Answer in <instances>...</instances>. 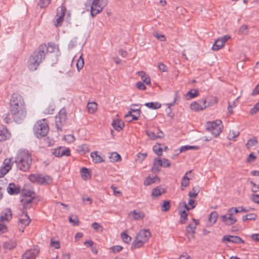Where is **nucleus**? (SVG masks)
I'll return each instance as SVG.
<instances>
[{
  "label": "nucleus",
  "instance_id": "f257e3e1",
  "mask_svg": "<svg viewBox=\"0 0 259 259\" xmlns=\"http://www.w3.org/2000/svg\"><path fill=\"white\" fill-rule=\"evenodd\" d=\"M10 111L13 118L17 123L23 121L27 116V109L25 102L23 97L18 93H13L10 102Z\"/></svg>",
  "mask_w": 259,
  "mask_h": 259
},
{
  "label": "nucleus",
  "instance_id": "f03ea898",
  "mask_svg": "<svg viewBox=\"0 0 259 259\" xmlns=\"http://www.w3.org/2000/svg\"><path fill=\"white\" fill-rule=\"evenodd\" d=\"M47 52L48 48L45 44H42L38 48L28 60L27 66L30 70L34 71L37 69Z\"/></svg>",
  "mask_w": 259,
  "mask_h": 259
},
{
  "label": "nucleus",
  "instance_id": "7ed1b4c3",
  "mask_svg": "<svg viewBox=\"0 0 259 259\" xmlns=\"http://www.w3.org/2000/svg\"><path fill=\"white\" fill-rule=\"evenodd\" d=\"M15 161L19 169L26 171L29 169L31 164V155L27 150H19L16 154Z\"/></svg>",
  "mask_w": 259,
  "mask_h": 259
},
{
  "label": "nucleus",
  "instance_id": "20e7f679",
  "mask_svg": "<svg viewBox=\"0 0 259 259\" xmlns=\"http://www.w3.org/2000/svg\"><path fill=\"white\" fill-rule=\"evenodd\" d=\"M151 237V233L149 230L143 229L140 230L137 234L132 245V249L141 247L147 242Z\"/></svg>",
  "mask_w": 259,
  "mask_h": 259
},
{
  "label": "nucleus",
  "instance_id": "39448f33",
  "mask_svg": "<svg viewBox=\"0 0 259 259\" xmlns=\"http://www.w3.org/2000/svg\"><path fill=\"white\" fill-rule=\"evenodd\" d=\"M49 130L48 123L45 119L37 121L34 126L35 135L38 138L46 136Z\"/></svg>",
  "mask_w": 259,
  "mask_h": 259
},
{
  "label": "nucleus",
  "instance_id": "423d86ee",
  "mask_svg": "<svg viewBox=\"0 0 259 259\" xmlns=\"http://www.w3.org/2000/svg\"><path fill=\"white\" fill-rule=\"evenodd\" d=\"M237 211L236 207H231L228 209L226 214L221 216V219L222 222L227 226H231L237 222L236 217Z\"/></svg>",
  "mask_w": 259,
  "mask_h": 259
},
{
  "label": "nucleus",
  "instance_id": "0eeeda50",
  "mask_svg": "<svg viewBox=\"0 0 259 259\" xmlns=\"http://www.w3.org/2000/svg\"><path fill=\"white\" fill-rule=\"evenodd\" d=\"M91 8V14L92 17H95L101 13L103 8L106 5V3L103 0H89L88 2Z\"/></svg>",
  "mask_w": 259,
  "mask_h": 259
},
{
  "label": "nucleus",
  "instance_id": "6e6552de",
  "mask_svg": "<svg viewBox=\"0 0 259 259\" xmlns=\"http://www.w3.org/2000/svg\"><path fill=\"white\" fill-rule=\"evenodd\" d=\"M28 179L33 183L44 185L50 184L52 182V179L50 176L37 174L29 176Z\"/></svg>",
  "mask_w": 259,
  "mask_h": 259
},
{
  "label": "nucleus",
  "instance_id": "1a4fd4ad",
  "mask_svg": "<svg viewBox=\"0 0 259 259\" xmlns=\"http://www.w3.org/2000/svg\"><path fill=\"white\" fill-rule=\"evenodd\" d=\"M18 227L20 231L23 232L24 229L30 223V219L25 210H20L18 212Z\"/></svg>",
  "mask_w": 259,
  "mask_h": 259
},
{
  "label": "nucleus",
  "instance_id": "9d476101",
  "mask_svg": "<svg viewBox=\"0 0 259 259\" xmlns=\"http://www.w3.org/2000/svg\"><path fill=\"white\" fill-rule=\"evenodd\" d=\"M222 121L220 120L209 121L206 124V130L211 132L214 137H217L222 132Z\"/></svg>",
  "mask_w": 259,
  "mask_h": 259
},
{
  "label": "nucleus",
  "instance_id": "9b49d317",
  "mask_svg": "<svg viewBox=\"0 0 259 259\" xmlns=\"http://www.w3.org/2000/svg\"><path fill=\"white\" fill-rule=\"evenodd\" d=\"M66 8L63 6H61L57 8V14L53 20V24L56 27L61 26L64 21V17L66 12Z\"/></svg>",
  "mask_w": 259,
  "mask_h": 259
},
{
  "label": "nucleus",
  "instance_id": "f8f14e48",
  "mask_svg": "<svg viewBox=\"0 0 259 259\" xmlns=\"http://www.w3.org/2000/svg\"><path fill=\"white\" fill-rule=\"evenodd\" d=\"M170 166V162L169 160L163 158H156L153 162L152 170L154 172H158L160 170L161 167H169Z\"/></svg>",
  "mask_w": 259,
  "mask_h": 259
},
{
  "label": "nucleus",
  "instance_id": "ddd939ff",
  "mask_svg": "<svg viewBox=\"0 0 259 259\" xmlns=\"http://www.w3.org/2000/svg\"><path fill=\"white\" fill-rule=\"evenodd\" d=\"M206 107H207V101L204 98L193 102L190 104L191 109L195 112L203 110Z\"/></svg>",
  "mask_w": 259,
  "mask_h": 259
},
{
  "label": "nucleus",
  "instance_id": "4468645a",
  "mask_svg": "<svg viewBox=\"0 0 259 259\" xmlns=\"http://www.w3.org/2000/svg\"><path fill=\"white\" fill-rule=\"evenodd\" d=\"M67 113L64 108L61 109L55 117L56 127L61 130V126L65 123L66 119Z\"/></svg>",
  "mask_w": 259,
  "mask_h": 259
},
{
  "label": "nucleus",
  "instance_id": "2eb2a0df",
  "mask_svg": "<svg viewBox=\"0 0 259 259\" xmlns=\"http://www.w3.org/2000/svg\"><path fill=\"white\" fill-rule=\"evenodd\" d=\"M230 38V36L227 35L218 38L212 45V50L214 51H217L222 49L225 46L226 42Z\"/></svg>",
  "mask_w": 259,
  "mask_h": 259
},
{
  "label": "nucleus",
  "instance_id": "dca6fc26",
  "mask_svg": "<svg viewBox=\"0 0 259 259\" xmlns=\"http://www.w3.org/2000/svg\"><path fill=\"white\" fill-rule=\"evenodd\" d=\"M34 197V194L31 192L23 194L21 202L24 209H26L31 206V202Z\"/></svg>",
  "mask_w": 259,
  "mask_h": 259
},
{
  "label": "nucleus",
  "instance_id": "f3484780",
  "mask_svg": "<svg viewBox=\"0 0 259 259\" xmlns=\"http://www.w3.org/2000/svg\"><path fill=\"white\" fill-rule=\"evenodd\" d=\"M12 163L11 159H5L3 165L0 168V178L3 177L11 169Z\"/></svg>",
  "mask_w": 259,
  "mask_h": 259
},
{
  "label": "nucleus",
  "instance_id": "a211bd4d",
  "mask_svg": "<svg viewBox=\"0 0 259 259\" xmlns=\"http://www.w3.org/2000/svg\"><path fill=\"white\" fill-rule=\"evenodd\" d=\"M124 122L118 117V115L113 119L112 126L116 131L118 132L122 131L124 127Z\"/></svg>",
  "mask_w": 259,
  "mask_h": 259
},
{
  "label": "nucleus",
  "instance_id": "6ab92c4d",
  "mask_svg": "<svg viewBox=\"0 0 259 259\" xmlns=\"http://www.w3.org/2000/svg\"><path fill=\"white\" fill-rule=\"evenodd\" d=\"M146 133L148 138L152 140L161 139L164 136L163 132L159 130L154 131L147 130L146 131Z\"/></svg>",
  "mask_w": 259,
  "mask_h": 259
},
{
  "label": "nucleus",
  "instance_id": "aec40b11",
  "mask_svg": "<svg viewBox=\"0 0 259 259\" xmlns=\"http://www.w3.org/2000/svg\"><path fill=\"white\" fill-rule=\"evenodd\" d=\"M39 251L37 247L27 250L23 255L21 259H35Z\"/></svg>",
  "mask_w": 259,
  "mask_h": 259
},
{
  "label": "nucleus",
  "instance_id": "412c9836",
  "mask_svg": "<svg viewBox=\"0 0 259 259\" xmlns=\"http://www.w3.org/2000/svg\"><path fill=\"white\" fill-rule=\"evenodd\" d=\"M53 154L56 157H61L63 155L68 156L70 155V150L69 148L60 147L54 149Z\"/></svg>",
  "mask_w": 259,
  "mask_h": 259
},
{
  "label": "nucleus",
  "instance_id": "4be33fe9",
  "mask_svg": "<svg viewBox=\"0 0 259 259\" xmlns=\"http://www.w3.org/2000/svg\"><path fill=\"white\" fill-rule=\"evenodd\" d=\"M12 218V212L10 208H5L1 213V222H8Z\"/></svg>",
  "mask_w": 259,
  "mask_h": 259
},
{
  "label": "nucleus",
  "instance_id": "5701e85b",
  "mask_svg": "<svg viewBox=\"0 0 259 259\" xmlns=\"http://www.w3.org/2000/svg\"><path fill=\"white\" fill-rule=\"evenodd\" d=\"M223 241L237 244L244 243V241L240 237L237 236L225 235L223 238Z\"/></svg>",
  "mask_w": 259,
  "mask_h": 259
},
{
  "label": "nucleus",
  "instance_id": "b1692460",
  "mask_svg": "<svg viewBox=\"0 0 259 259\" xmlns=\"http://www.w3.org/2000/svg\"><path fill=\"white\" fill-rule=\"evenodd\" d=\"M11 136V134L8 129L4 126L0 124V142L9 139Z\"/></svg>",
  "mask_w": 259,
  "mask_h": 259
},
{
  "label": "nucleus",
  "instance_id": "393cba45",
  "mask_svg": "<svg viewBox=\"0 0 259 259\" xmlns=\"http://www.w3.org/2000/svg\"><path fill=\"white\" fill-rule=\"evenodd\" d=\"M136 74L138 75L142 81L146 84L150 85L151 84L150 77L143 71H138Z\"/></svg>",
  "mask_w": 259,
  "mask_h": 259
},
{
  "label": "nucleus",
  "instance_id": "a878e982",
  "mask_svg": "<svg viewBox=\"0 0 259 259\" xmlns=\"http://www.w3.org/2000/svg\"><path fill=\"white\" fill-rule=\"evenodd\" d=\"M199 222L197 220L193 219L192 222H191L186 228V232L187 234H194L195 231L197 226L199 224Z\"/></svg>",
  "mask_w": 259,
  "mask_h": 259
},
{
  "label": "nucleus",
  "instance_id": "bb28decb",
  "mask_svg": "<svg viewBox=\"0 0 259 259\" xmlns=\"http://www.w3.org/2000/svg\"><path fill=\"white\" fill-rule=\"evenodd\" d=\"M128 215L135 220H142L145 216V213L143 211L135 210L130 212Z\"/></svg>",
  "mask_w": 259,
  "mask_h": 259
},
{
  "label": "nucleus",
  "instance_id": "cd10ccee",
  "mask_svg": "<svg viewBox=\"0 0 259 259\" xmlns=\"http://www.w3.org/2000/svg\"><path fill=\"white\" fill-rule=\"evenodd\" d=\"M20 191V187L16 186L14 183H10L7 188V192L11 195L17 194Z\"/></svg>",
  "mask_w": 259,
  "mask_h": 259
},
{
  "label": "nucleus",
  "instance_id": "c85d7f7f",
  "mask_svg": "<svg viewBox=\"0 0 259 259\" xmlns=\"http://www.w3.org/2000/svg\"><path fill=\"white\" fill-rule=\"evenodd\" d=\"M98 105L96 102H89L87 105L88 112L90 114H94L98 109Z\"/></svg>",
  "mask_w": 259,
  "mask_h": 259
},
{
  "label": "nucleus",
  "instance_id": "c756f323",
  "mask_svg": "<svg viewBox=\"0 0 259 259\" xmlns=\"http://www.w3.org/2000/svg\"><path fill=\"white\" fill-rule=\"evenodd\" d=\"M108 158L110 159V162L113 163L118 162L121 160L120 155L115 152L109 153L108 154Z\"/></svg>",
  "mask_w": 259,
  "mask_h": 259
},
{
  "label": "nucleus",
  "instance_id": "7c9ffc66",
  "mask_svg": "<svg viewBox=\"0 0 259 259\" xmlns=\"http://www.w3.org/2000/svg\"><path fill=\"white\" fill-rule=\"evenodd\" d=\"M191 173V171H188L183 177L181 182L182 190H183L184 188H186L189 185L190 178H188V176L190 175Z\"/></svg>",
  "mask_w": 259,
  "mask_h": 259
},
{
  "label": "nucleus",
  "instance_id": "2f4dec72",
  "mask_svg": "<svg viewBox=\"0 0 259 259\" xmlns=\"http://www.w3.org/2000/svg\"><path fill=\"white\" fill-rule=\"evenodd\" d=\"M91 156L92 158V160L94 163H98L104 161L103 158L100 155L98 152L95 151L92 152Z\"/></svg>",
  "mask_w": 259,
  "mask_h": 259
},
{
  "label": "nucleus",
  "instance_id": "473e14b6",
  "mask_svg": "<svg viewBox=\"0 0 259 259\" xmlns=\"http://www.w3.org/2000/svg\"><path fill=\"white\" fill-rule=\"evenodd\" d=\"M186 211L188 210L185 208V209H182L181 208H179V213L181 217L180 222L181 224H185L188 221L187 213L186 212Z\"/></svg>",
  "mask_w": 259,
  "mask_h": 259
},
{
  "label": "nucleus",
  "instance_id": "72a5a7b5",
  "mask_svg": "<svg viewBox=\"0 0 259 259\" xmlns=\"http://www.w3.org/2000/svg\"><path fill=\"white\" fill-rule=\"evenodd\" d=\"M218 213L217 211H212L209 215L208 218V223L210 226H212L218 220Z\"/></svg>",
  "mask_w": 259,
  "mask_h": 259
},
{
  "label": "nucleus",
  "instance_id": "f704fd0d",
  "mask_svg": "<svg viewBox=\"0 0 259 259\" xmlns=\"http://www.w3.org/2000/svg\"><path fill=\"white\" fill-rule=\"evenodd\" d=\"M77 151L81 154H85L90 151L89 145L86 144L79 145L77 148Z\"/></svg>",
  "mask_w": 259,
  "mask_h": 259
},
{
  "label": "nucleus",
  "instance_id": "c9c22d12",
  "mask_svg": "<svg viewBox=\"0 0 259 259\" xmlns=\"http://www.w3.org/2000/svg\"><path fill=\"white\" fill-rule=\"evenodd\" d=\"M198 96V91L195 89H192L188 92L186 95L185 98L187 100H190Z\"/></svg>",
  "mask_w": 259,
  "mask_h": 259
},
{
  "label": "nucleus",
  "instance_id": "e433bc0d",
  "mask_svg": "<svg viewBox=\"0 0 259 259\" xmlns=\"http://www.w3.org/2000/svg\"><path fill=\"white\" fill-rule=\"evenodd\" d=\"M157 182H159V179L157 177H148L144 181V184L145 186H148L151 185V184L156 183Z\"/></svg>",
  "mask_w": 259,
  "mask_h": 259
},
{
  "label": "nucleus",
  "instance_id": "4c0bfd02",
  "mask_svg": "<svg viewBox=\"0 0 259 259\" xmlns=\"http://www.w3.org/2000/svg\"><path fill=\"white\" fill-rule=\"evenodd\" d=\"M80 173L81 175L82 178L85 180H88L91 178V175L89 169L87 168H82L80 170Z\"/></svg>",
  "mask_w": 259,
  "mask_h": 259
},
{
  "label": "nucleus",
  "instance_id": "58836bf2",
  "mask_svg": "<svg viewBox=\"0 0 259 259\" xmlns=\"http://www.w3.org/2000/svg\"><path fill=\"white\" fill-rule=\"evenodd\" d=\"M196 205V202L195 201L192 199V198H190L188 201V205L186 203H184L183 206L185 207L186 209L189 210V209H193Z\"/></svg>",
  "mask_w": 259,
  "mask_h": 259
},
{
  "label": "nucleus",
  "instance_id": "ea45409f",
  "mask_svg": "<svg viewBox=\"0 0 259 259\" xmlns=\"http://www.w3.org/2000/svg\"><path fill=\"white\" fill-rule=\"evenodd\" d=\"M258 140L257 138L253 137L250 139L246 144V147L247 149H249L257 145Z\"/></svg>",
  "mask_w": 259,
  "mask_h": 259
},
{
  "label": "nucleus",
  "instance_id": "a19ab883",
  "mask_svg": "<svg viewBox=\"0 0 259 259\" xmlns=\"http://www.w3.org/2000/svg\"><path fill=\"white\" fill-rule=\"evenodd\" d=\"M145 105L152 109H157L160 108L161 106V104L157 102L146 103L145 104Z\"/></svg>",
  "mask_w": 259,
  "mask_h": 259
},
{
  "label": "nucleus",
  "instance_id": "79ce46f5",
  "mask_svg": "<svg viewBox=\"0 0 259 259\" xmlns=\"http://www.w3.org/2000/svg\"><path fill=\"white\" fill-rule=\"evenodd\" d=\"M84 60L83 58V54L81 53L79 58L77 60V62L76 64V67L78 71H79L84 66Z\"/></svg>",
  "mask_w": 259,
  "mask_h": 259
},
{
  "label": "nucleus",
  "instance_id": "37998d69",
  "mask_svg": "<svg viewBox=\"0 0 259 259\" xmlns=\"http://www.w3.org/2000/svg\"><path fill=\"white\" fill-rule=\"evenodd\" d=\"M257 218V215L255 213H251L242 217V220L244 222L247 221H254Z\"/></svg>",
  "mask_w": 259,
  "mask_h": 259
},
{
  "label": "nucleus",
  "instance_id": "c03bdc74",
  "mask_svg": "<svg viewBox=\"0 0 259 259\" xmlns=\"http://www.w3.org/2000/svg\"><path fill=\"white\" fill-rule=\"evenodd\" d=\"M63 140L68 144H71L75 141V138L73 135L69 134L65 135L63 138Z\"/></svg>",
  "mask_w": 259,
  "mask_h": 259
},
{
  "label": "nucleus",
  "instance_id": "a18cd8bd",
  "mask_svg": "<svg viewBox=\"0 0 259 259\" xmlns=\"http://www.w3.org/2000/svg\"><path fill=\"white\" fill-rule=\"evenodd\" d=\"M153 150L158 156H161L162 155L163 149L160 147L159 144H156L153 147Z\"/></svg>",
  "mask_w": 259,
  "mask_h": 259
},
{
  "label": "nucleus",
  "instance_id": "49530a36",
  "mask_svg": "<svg viewBox=\"0 0 259 259\" xmlns=\"http://www.w3.org/2000/svg\"><path fill=\"white\" fill-rule=\"evenodd\" d=\"M50 246L55 249H59L60 248V243L59 240H55V238H52L50 241Z\"/></svg>",
  "mask_w": 259,
  "mask_h": 259
},
{
  "label": "nucleus",
  "instance_id": "de8ad7c7",
  "mask_svg": "<svg viewBox=\"0 0 259 259\" xmlns=\"http://www.w3.org/2000/svg\"><path fill=\"white\" fill-rule=\"evenodd\" d=\"M228 111L230 114L233 113V109L237 106L236 100L228 103Z\"/></svg>",
  "mask_w": 259,
  "mask_h": 259
},
{
  "label": "nucleus",
  "instance_id": "09e8293b",
  "mask_svg": "<svg viewBox=\"0 0 259 259\" xmlns=\"http://www.w3.org/2000/svg\"><path fill=\"white\" fill-rule=\"evenodd\" d=\"M239 135V132L236 131H230L228 134V138L229 140H233Z\"/></svg>",
  "mask_w": 259,
  "mask_h": 259
},
{
  "label": "nucleus",
  "instance_id": "8fccbe9b",
  "mask_svg": "<svg viewBox=\"0 0 259 259\" xmlns=\"http://www.w3.org/2000/svg\"><path fill=\"white\" fill-rule=\"evenodd\" d=\"M198 149V147L197 146L186 145V146L181 147L180 151V152H184L187 150H197Z\"/></svg>",
  "mask_w": 259,
  "mask_h": 259
},
{
  "label": "nucleus",
  "instance_id": "3c124183",
  "mask_svg": "<svg viewBox=\"0 0 259 259\" xmlns=\"http://www.w3.org/2000/svg\"><path fill=\"white\" fill-rule=\"evenodd\" d=\"M121 237L123 241L126 243H130L132 240L131 237L126 232L121 233Z\"/></svg>",
  "mask_w": 259,
  "mask_h": 259
},
{
  "label": "nucleus",
  "instance_id": "603ef678",
  "mask_svg": "<svg viewBox=\"0 0 259 259\" xmlns=\"http://www.w3.org/2000/svg\"><path fill=\"white\" fill-rule=\"evenodd\" d=\"M199 189L198 188H194L189 193V196L190 198L196 197L199 193Z\"/></svg>",
  "mask_w": 259,
  "mask_h": 259
},
{
  "label": "nucleus",
  "instance_id": "864d4df0",
  "mask_svg": "<svg viewBox=\"0 0 259 259\" xmlns=\"http://www.w3.org/2000/svg\"><path fill=\"white\" fill-rule=\"evenodd\" d=\"M69 221L74 226H78L79 224V221L77 217H75L74 218L72 216L70 217Z\"/></svg>",
  "mask_w": 259,
  "mask_h": 259
},
{
  "label": "nucleus",
  "instance_id": "5fc2aeb1",
  "mask_svg": "<svg viewBox=\"0 0 259 259\" xmlns=\"http://www.w3.org/2000/svg\"><path fill=\"white\" fill-rule=\"evenodd\" d=\"M111 189L113 191V194L116 197H120L122 195V193L120 190L117 189V187L111 186Z\"/></svg>",
  "mask_w": 259,
  "mask_h": 259
},
{
  "label": "nucleus",
  "instance_id": "6e6d98bb",
  "mask_svg": "<svg viewBox=\"0 0 259 259\" xmlns=\"http://www.w3.org/2000/svg\"><path fill=\"white\" fill-rule=\"evenodd\" d=\"M52 0H39V5L40 8L47 7L51 2Z\"/></svg>",
  "mask_w": 259,
  "mask_h": 259
},
{
  "label": "nucleus",
  "instance_id": "4d7b16f0",
  "mask_svg": "<svg viewBox=\"0 0 259 259\" xmlns=\"http://www.w3.org/2000/svg\"><path fill=\"white\" fill-rule=\"evenodd\" d=\"M4 247L9 249H12L16 246V243L11 241L6 242L4 243Z\"/></svg>",
  "mask_w": 259,
  "mask_h": 259
},
{
  "label": "nucleus",
  "instance_id": "13d9d810",
  "mask_svg": "<svg viewBox=\"0 0 259 259\" xmlns=\"http://www.w3.org/2000/svg\"><path fill=\"white\" fill-rule=\"evenodd\" d=\"M136 86L139 90L145 91L146 90V87L143 82H137L136 83Z\"/></svg>",
  "mask_w": 259,
  "mask_h": 259
},
{
  "label": "nucleus",
  "instance_id": "bf43d9fd",
  "mask_svg": "<svg viewBox=\"0 0 259 259\" xmlns=\"http://www.w3.org/2000/svg\"><path fill=\"white\" fill-rule=\"evenodd\" d=\"M162 193L159 188H156L153 189L152 190V195L154 197H158L161 195Z\"/></svg>",
  "mask_w": 259,
  "mask_h": 259
},
{
  "label": "nucleus",
  "instance_id": "052dcab7",
  "mask_svg": "<svg viewBox=\"0 0 259 259\" xmlns=\"http://www.w3.org/2000/svg\"><path fill=\"white\" fill-rule=\"evenodd\" d=\"M169 208H170L169 202L168 201H164V202L162 205V207H161L162 210L163 211H166L168 210L169 209Z\"/></svg>",
  "mask_w": 259,
  "mask_h": 259
},
{
  "label": "nucleus",
  "instance_id": "680f3d73",
  "mask_svg": "<svg viewBox=\"0 0 259 259\" xmlns=\"http://www.w3.org/2000/svg\"><path fill=\"white\" fill-rule=\"evenodd\" d=\"M122 247L119 245H115L111 247L110 249L114 253H118L120 252L122 249Z\"/></svg>",
  "mask_w": 259,
  "mask_h": 259
},
{
  "label": "nucleus",
  "instance_id": "e2e57ef3",
  "mask_svg": "<svg viewBox=\"0 0 259 259\" xmlns=\"http://www.w3.org/2000/svg\"><path fill=\"white\" fill-rule=\"evenodd\" d=\"M92 227L95 230H100L102 231L103 230L102 226L99 223L96 222L92 224Z\"/></svg>",
  "mask_w": 259,
  "mask_h": 259
},
{
  "label": "nucleus",
  "instance_id": "0e129e2a",
  "mask_svg": "<svg viewBox=\"0 0 259 259\" xmlns=\"http://www.w3.org/2000/svg\"><path fill=\"white\" fill-rule=\"evenodd\" d=\"M259 111V102H257L254 107L251 109L250 113L251 114H254Z\"/></svg>",
  "mask_w": 259,
  "mask_h": 259
},
{
  "label": "nucleus",
  "instance_id": "69168bd1",
  "mask_svg": "<svg viewBox=\"0 0 259 259\" xmlns=\"http://www.w3.org/2000/svg\"><path fill=\"white\" fill-rule=\"evenodd\" d=\"M158 68L159 70L162 72H165L167 71V68L163 63L160 62L158 64Z\"/></svg>",
  "mask_w": 259,
  "mask_h": 259
},
{
  "label": "nucleus",
  "instance_id": "338daca9",
  "mask_svg": "<svg viewBox=\"0 0 259 259\" xmlns=\"http://www.w3.org/2000/svg\"><path fill=\"white\" fill-rule=\"evenodd\" d=\"M251 199L254 203L259 204V194H252L251 196Z\"/></svg>",
  "mask_w": 259,
  "mask_h": 259
},
{
  "label": "nucleus",
  "instance_id": "774afa93",
  "mask_svg": "<svg viewBox=\"0 0 259 259\" xmlns=\"http://www.w3.org/2000/svg\"><path fill=\"white\" fill-rule=\"evenodd\" d=\"M239 32L242 35L246 34L247 33V27L246 25L242 26L239 29Z\"/></svg>",
  "mask_w": 259,
  "mask_h": 259
}]
</instances>
